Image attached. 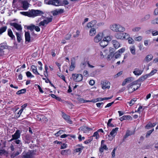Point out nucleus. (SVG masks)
<instances>
[{"mask_svg": "<svg viewBox=\"0 0 158 158\" xmlns=\"http://www.w3.org/2000/svg\"><path fill=\"white\" fill-rule=\"evenodd\" d=\"M21 151L20 152L19 151L14 152H13L10 155L11 158H14L15 157L19 155L21 152Z\"/></svg>", "mask_w": 158, "mask_h": 158, "instance_id": "30", "label": "nucleus"}, {"mask_svg": "<svg viewBox=\"0 0 158 158\" xmlns=\"http://www.w3.org/2000/svg\"><path fill=\"white\" fill-rule=\"evenodd\" d=\"M34 29L35 30V31L37 32H39L40 31V29L38 26H35Z\"/></svg>", "mask_w": 158, "mask_h": 158, "instance_id": "61", "label": "nucleus"}, {"mask_svg": "<svg viewBox=\"0 0 158 158\" xmlns=\"http://www.w3.org/2000/svg\"><path fill=\"white\" fill-rule=\"evenodd\" d=\"M152 123H148L146 126L145 128L147 129H149L150 127H152Z\"/></svg>", "mask_w": 158, "mask_h": 158, "instance_id": "51", "label": "nucleus"}, {"mask_svg": "<svg viewBox=\"0 0 158 158\" xmlns=\"http://www.w3.org/2000/svg\"><path fill=\"white\" fill-rule=\"evenodd\" d=\"M151 23L153 24H158V18H156L155 19L152 20Z\"/></svg>", "mask_w": 158, "mask_h": 158, "instance_id": "49", "label": "nucleus"}, {"mask_svg": "<svg viewBox=\"0 0 158 158\" xmlns=\"http://www.w3.org/2000/svg\"><path fill=\"white\" fill-rule=\"evenodd\" d=\"M153 63H158V57L155 58L153 60Z\"/></svg>", "mask_w": 158, "mask_h": 158, "instance_id": "64", "label": "nucleus"}, {"mask_svg": "<svg viewBox=\"0 0 158 158\" xmlns=\"http://www.w3.org/2000/svg\"><path fill=\"white\" fill-rule=\"evenodd\" d=\"M152 34L153 36H155L158 35V31H153L152 32Z\"/></svg>", "mask_w": 158, "mask_h": 158, "instance_id": "63", "label": "nucleus"}, {"mask_svg": "<svg viewBox=\"0 0 158 158\" xmlns=\"http://www.w3.org/2000/svg\"><path fill=\"white\" fill-rule=\"evenodd\" d=\"M154 14L155 15H158V8H156L155 10Z\"/></svg>", "mask_w": 158, "mask_h": 158, "instance_id": "62", "label": "nucleus"}, {"mask_svg": "<svg viewBox=\"0 0 158 158\" xmlns=\"http://www.w3.org/2000/svg\"><path fill=\"white\" fill-rule=\"evenodd\" d=\"M44 2L46 4H51L56 6L61 5V3L58 0H45Z\"/></svg>", "mask_w": 158, "mask_h": 158, "instance_id": "5", "label": "nucleus"}, {"mask_svg": "<svg viewBox=\"0 0 158 158\" xmlns=\"http://www.w3.org/2000/svg\"><path fill=\"white\" fill-rule=\"evenodd\" d=\"M35 155L34 151L33 150L24 151L22 154V158H32Z\"/></svg>", "mask_w": 158, "mask_h": 158, "instance_id": "4", "label": "nucleus"}, {"mask_svg": "<svg viewBox=\"0 0 158 158\" xmlns=\"http://www.w3.org/2000/svg\"><path fill=\"white\" fill-rule=\"evenodd\" d=\"M75 60L74 58H72L71 60V64L70 66L69 70L70 71H73L75 67Z\"/></svg>", "mask_w": 158, "mask_h": 158, "instance_id": "20", "label": "nucleus"}, {"mask_svg": "<svg viewBox=\"0 0 158 158\" xmlns=\"http://www.w3.org/2000/svg\"><path fill=\"white\" fill-rule=\"evenodd\" d=\"M93 140L92 138H90L87 140L84 141V143L85 144H88L90 143Z\"/></svg>", "mask_w": 158, "mask_h": 158, "instance_id": "53", "label": "nucleus"}, {"mask_svg": "<svg viewBox=\"0 0 158 158\" xmlns=\"http://www.w3.org/2000/svg\"><path fill=\"white\" fill-rule=\"evenodd\" d=\"M112 120V118L110 119L108 121L107 123V125L108 127H114V125L111 123V121Z\"/></svg>", "mask_w": 158, "mask_h": 158, "instance_id": "35", "label": "nucleus"}, {"mask_svg": "<svg viewBox=\"0 0 158 158\" xmlns=\"http://www.w3.org/2000/svg\"><path fill=\"white\" fill-rule=\"evenodd\" d=\"M25 37L26 42H27L28 43L31 42L30 35V33L29 32H25Z\"/></svg>", "mask_w": 158, "mask_h": 158, "instance_id": "17", "label": "nucleus"}, {"mask_svg": "<svg viewBox=\"0 0 158 158\" xmlns=\"http://www.w3.org/2000/svg\"><path fill=\"white\" fill-rule=\"evenodd\" d=\"M129 38V35L126 33H123V39H128Z\"/></svg>", "mask_w": 158, "mask_h": 158, "instance_id": "41", "label": "nucleus"}, {"mask_svg": "<svg viewBox=\"0 0 158 158\" xmlns=\"http://www.w3.org/2000/svg\"><path fill=\"white\" fill-rule=\"evenodd\" d=\"M127 83L130 82L134 80V78L132 77H129L125 79Z\"/></svg>", "mask_w": 158, "mask_h": 158, "instance_id": "43", "label": "nucleus"}, {"mask_svg": "<svg viewBox=\"0 0 158 158\" xmlns=\"http://www.w3.org/2000/svg\"><path fill=\"white\" fill-rule=\"evenodd\" d=\"M20 13L24 15L29 17H34L44 14V12L39 10L32 9L27 12H21Z\"/></svg>", "mask_w": 158, "mask_h": 158, "instance_id": "1", "label": "nucleus"}, {"mask_svg": "<svg viewBox=\"0 0 158 158\" xmlns=\"http://www.w3.org/2000/svg\"><path fill=\"white\" fill-rule=\"evenodd\" d=\"M134 131H130L129 130H127L126 132V134L124 137V139H125L127 138L128 136L134 134Z\"/></svg>", "mask_w": 158, "mask_h": 158, "instance_id": "24", "label": "nucleus"}, {"mask_svg": "<svg viewBox=\"0 0 158 158\" xmlns=\"http://www.w3.org/2000/svg\"><path fill=\"white\" fill-rule=\"evenodd\" d=\"M148 76H150L149 75V74H146L144 76H143L140 79L142 81H144V80H145L146 79Z\"/></svg>", "mask_w": 158, "mask_h": 158, "instance_id": "47", "label": "nucleus"}, {"mask_svg": "<svg viewBox=\"0 0 158 158\" xmlns=\"http://www.w3.org/2000/svg\"><path fill=\"white\" fill-rule=\"evenodd\" d=\"M93 136L96 137V139H98L99 137V135L98 133V131H96L94 133Z\"/></svg>", "mask_w": 158, "mask_h": 158, "instance_id": "45", "label": "nucleus"}, {"mask_svg": "<svg viewBox=\"0 0 158 158\" xmlns=\"http://www.w3.org/2000/svg\"><path fill=\"white\" fill-rule=\"evenodd\" d=\"M31 68L32 71L35 74L39 75V73L37 70L36 67L34 65H32L31 66Z\"/></svg>", "mask_w": 158, "mask_h": 158, "instance_id": "31", "label": "nucleus"}, {"mask_svg": "<svg viewBox=\"0 0 158 158\" xmlns=\"http://www.w3.org/2000/svg\"><path fill=\"white\" fill-rule=\"evenodd\" d=\"M150 17V14H147L146 15L144 18L141 19V21L143 22L147 21L148 20Z\"/></svg>", "mask_w": 158, "mask_h": 158, "instance_id": "33", "label": "nucleus"}, {"mask_svg": "<svg viewBox=\"0 0 158 158\" xmlns=\"http://www.w3.org/2000/svg\"><path fill=\"white\" fill-rule=\"evenodd\" d=\"M142 39V37L141 36H139L135 38V40L137 41H140Z\"/></svg>", "mask_w": 158, "mask_h": 158, "instance_id": "56", "label": "nucleus"}, {"mask_svg": "<svg viewBox=\"0 0 158 158\" xmlns=\"http://www.w3.org/2000/svg\"><path fill=\"white\" fill-rule=\"evenodd\" d=\"M157 72V70L156 69H154L151 71V72L149 73V75L150 76H151L154 75L155 73H156Z\"/></svg>", "mask_w": 158, "mask_h": 158, "instance_id": "50", "label": "nucleus"}, {"mask_svg": "<svg viewBox=\"0 0 158 158\" xmlns=\"http://www.w3.org/2000/svg\"><path fill=\"white\" fill-rule=\"evenodd\" d=\"M129 49L131 53L133 55H135L136 54L135 52V46H131L129 48Z\"/></svg>", "mask_w": 158, "mask_h": 158, "instance_id": "28", "label": "nucleus"}, {"mask_svg": "<svg viewBox=\"0 0 158 158\" xmlns=\"http://www.w3.org/2000/svg\"><path fill=\"white\" fill-rule=\"evenodd\" d=\"M7 28L6 26L2 27L0 28V35L2 34L4 32H5Z\"/></svg>", "mask_w": 158, "mask_h": 158, "instance_id": "34", "label": "nucleus"}, {"mask_svg": "<svg viewBox=\"0 0 158 158\" xmlns=\"http://www.w3.org/2000/svg\"><path fill=\"white\" fill-rule=\"evenodd\" d=\"M128 41L130 44H133L134 43V40L131 38H130L128 40Z\"/></svg>", "mask_w": 158, "mask_h": 158, "instance_id": "55", "label": "nucleus"}, {"mask_svg": "<svg viewBox=\"0 0 158 158\" xmlns=\"http://www.w3.org/2000/svg\"><path fill=\"white\" fill-rule=\"evenodd\" d=\"M69 150H64L61 151V154L63 155H66L68 154V152Z\"/></svg>", "mask_w": 158, "mask_h": 158, "instance_id": "37", "label": "nucleus"}, {"mask_svg": "<svg viewBox=\"0 0 158 158\" xmlns=\"http://www.w3.org/2000/svg\"><path fill=\"white\" fill-rule=\"evenodd\" d=\"M91 130L92 129L85 126L81 127L79 128V130L83 131L84 133H86Z\"/></svg>", "mask_w": 158, "mask_h": 158, "instance_id": "15", "label": "nucleus"}, {"mask_svg": "<svg viewBox=\"0 0 158 158\" xmlns=\"http://www.w3.org/2000/svg\"><path fill=\"white\" fill-rule=\"evenodd\" d=\"M20 131L17 130L14 134L12 135V138L9 141L11 142L14 140L18 139L20 137Z\"/></svg>", "mask_w": 158, "mask_h": 158, "instance_id": "9", "label": "nucleus"}, {"mask_svg": "<svg viewBox=\"0 0 158 158\" xmlns=\"http://www.w3.org/2000/svg\"><path fill=\"white\" fill-rule=\"evenodd\" d=\"M96 23L97 21L96 20H92L87 24V27L89 28H91L94 27H95L97 25Z\"/></svg>", "mask_w": 158, "mask_h": 158, "instance_id": "12", "label": "nucleus"}, {"mask_svg": "<svg viewBox=\"0 0 158 158\" xmlns=\"http://www.w3.org/2000/svg\"><path fill=\"white\" fill-rule=\"evenodd\" d=\"M26 74L27 77H33L34 76L32 75L31 73L29 71H27L26 73Z\"/></svg>", "mask_w": 158, "mask_h": 158, "instance_id": "42", "label": "nucleus"}, {"mask_svg": "<svg viewBox=\"0 0 158 158\" xmlns=\"http://www.w3.org/2000/svg\"><path fill=\"white\" fill-rule=\"evenodd\" d=\"M125 49L124 48H123L118 50L117 51V52L121 54L124 52L125 51Z\"/></svg>", "mask_w": 158, "mask_h": 158, "instance_id": "48", "label": "nucleus"}, {"mask_svg": "<svg viewBox=\"0 0 158 158\" xmlns=\"http://www.w3.org/2000/svg\"><path fill=\"white\" fill-rule=\"evenodd\" d=\"M118 128L116 127L115 128L113 129L112 131L110 133V135L113 137H114L117 134V131H118Z\"/></svg>", "mask_w": 158, "mask_h": 158, "instance_id": "23", "label": "nucleus"}, {"mask_svg": "<svg viewBox=\"0 0 158 158\" xmlns=\"http://www.w3.org/2000/svg\"><path fill=\"white\" fill-rule=\"evenodd\" d=\"M64 9H59L56 10L52 11V15H53L55 16L60 14H61L64 13Z\"/></svg>", "mask_w": 158, "mask_h": 158, "instance_id": "14", "label": "nucleus"}, {"mask_svg": "<svg viewBox=\"0 0 158 158\" xmlns=\"http://www.w3.org/2000/svg\"><path fill=\"white\" fill-rule=\"evenodd\" d=\"M62 117L69 124H72V122L71 120L70 119V116L67 115L66 114L64 113H62Z\"/></svg>", "mask_w": 158, "mask_h": 158, "instance_id": "18", "label": "nucleus"}, {"mask_svg": "<svg viewBox=\"0 0 158 158\" xmlns=\"http://www.w3.org/2000/svg\"><path fill=\"white\" fill-rule=\"evenodd\" d=\"M154 131V129H152V130H150L149 131H148L146 135V137H148V136H149L151 134V133Z\"/></svg>", "mask_w": 158, "mask_h": 158, "instance_id": "52", "label": "nucleus"}, {"mask_svg": "<svg viewBox=\"0 0 158 158\" xmlns=\"http://www.w3.org/2000/svg\"><path fill=\"white\" fill-rule=\"evenodd\" d=\"M7 34L8 35L10 38L11 40H15V36L13 35L11 30L10 28L8 29L7 30Z\"/></svg>", "mask_w": 158, "mask_h": 158, "instance_id": "16", "label": "nucleus"}, {"mask_svg": "<svg viewBox=\"0 0 158 158\" xmlns=\"http://www.w3.org/2000/svg\"><path fill=\"white\" fill-rule=\"evenodd\" d=\"M108 44L107 42L105 41V40H103L100 42V45L103 48H104L106 47Z\"/></svg>", "mask_w": 158, "mask_h": 158, "instance_id": "29", "label": "nucleus"}, {"mask_svg": "<svg viewBox=\"0 0 158 158\" xmlns=\"http://www.w3.org/2000/svg\"><path fill=\"white\" fill-rule=\"evenodd\" d=\"M6 152V151L4 150H0V155L5 154Z\"/></svg>", "mask_w": 158, "mask_h": 158, "instance_id": "57", "label": "nucleus"}, {"mask_svg": "<svg viewBox=\"0 0 158 158\" xmlns=\"http://www.w3.org/2000/svg\"><path fill=\"white\" fill-rule=\"evenodd\" d=\"M110 27L113 31L116 32H123L125 30V28L119 24H112L110 26Z\"/></svg>", "mask_w": 158, "mask_h": 158, "instance_id": "3", "label": "nucleus"}, {"mask_svg": "<svg viewBox=\"0 0 158 158\" xmlns=\"http://www.w3.org/2000/svg\"><path fill=\"white\" fill-rule=\"evenodd\" d=\"M111 42L114 47L115 49H117L120 47V44L119 42H118L117 40H113Z\"/></svg>", "mask_w": 158, "mask_h": 158, "instance_id": "21", "label": "nucleus"}, {"mask_svg": "<svg viewBox=\"0 0 158 158\" xmlns=\"http://www.w3.org/2000/svg\"><path fill=\"white\" fill-rule=\"evenodd\" d=\"M96 33V30L95 28L93 27L90 29L89 32V35L90 36H94Z\"/></svg>", "mask_w": 158, "mask_h": 158, "instance_id": "27", "label": "nucleus"}, {"mask_svg": "<svg viewBox=\"0 0 158 158\" xmlns=\"http://www.w3.org/2000/svg\"><path fill=\"white\" fill-rule=\"evenodd\" d=\"M104 35L103 33H99L94 38V41L95 42L98 43L101 40Z\"/></svg>", "mask_w": 158, "mask_h": 158, "instance_id": "10", "label": "nucleus"}, {"mask_svg": "<svg viewBox=\"0 0 158 158\" xmlns=\"http://www.w3.org/2000/svg\"><path fill=\"white\" fill-rule=\"evenodd\" d=\"M103 40H105V41H106L108 43V42L110 41L111 40V38L109 36H107L106 37H104Z\"/></svg>", "mask_w": 158, "mask_h": 158, "instance_id": "46", "label": "nucleus"}, {"mask_svg": "<svg viewBox=\"0 0 158 158\" xmlns=\"http://www.w3.org/2000/svg\"><path fill=\"white\" fill-rule=\"evenodd\" d=\"M143 73V71L138 68H135L133 71V73L136 76H139Z\"/></svg>", "mask_w": 158, "mask_h": 158, "instance_id": "19", "label": "nucleus"}, {"mask_svg": "<svg viewBox=\"0 0 158 158\" xmlns=\"http://www.w3.org/2000/svg\"><path fill=\"white\" fill-rule=\"evenodd\" d=\"M72 77L74 81L76 82L81 81L82 80V75L80 74H72Z\"/></svg>", "mask_w": 158, "mask_h": 158, "instance_id": "7", "label": "nucleus"}, {"mask_svg": "<svg viewBox=\"0 0 158 158\" xmlns=\"http://www.w3.org/2000/svg\"><path fill=\"white\" fill-rule=\"evenodd\" d=\"M15 34L17 37V39L18 41L19 42H20L22 40L21 34L18 32H16Z\"/></svg>", "mask_w": 158, "mask_h": 158, "instance_id": "32", "label": "nucleus"}, {"mask_svg": "<svg viewBox=\"0 0 158 158\" xmlns=\"http://www.w3.org/2000/svg\"><path fill=\"white\" fill-rule=\"evenodd\" d=\"M52 18L51 17L47 18L42 21H41L39 23V26L40 27L42 26L45 27L49 23L52 21Z\"/></svg>", "mask_w": 158, "mask_h": 158, "instance_id": "6", "label": "nucleus"}, {"mask_svg": "<svg viewBox=\"0 0 158 158\" xmlns=\"http://www.w3.org/2000/svg\"><path fill=\"white\" fill-rule=\"evenodd\" d=\"M35 25H31L27 27V29L31 31H32L34 29Z\"/></svg>", "mask_w": 158, "mask_h": 158, "instance_id": "44", "label": "nucleus"}, {"mask_svg": "<svg viewBox=\"0 0 158 158\" xmlns=\"http://www.w3.org/2000/svg\"><path fill=\"white\" fill-rule=\"evenodd\" d=\"M89 84L91 85H93L95 83V81L94 80H90L89 81Z\"/></svg>", "mask_w": 158, "mask_h": 158, "instance_id": "60", "label": "nucleus"}, {"mask_svg": "<svg viewBox=\"0 0 158 158\" xmlns=\"http://www.w3.org/2000/svg\"><path fill=\"white\" fill-rule=\"evenodd\" d=\"M121 56V54H120L119 53H118L117 51L115 52L114 54L113 57L111 56V54H110V55L108 56V59H110V58H114L115 59H118L119 58H120Z\"/></svg>", "mask_w": 158, "mask_h": 158, "instance_id": "13", "label": "nucleus"}, {"mask_svg": "<svg viewBox=\"0 0 158 158\" xmlns=\"http://www.w3.org/2000/svg\"><path fill=\"white\" fill-rule=\"evenodd\" d=\"M136 100L137 99L136 98H134L131 100L129 102L130 106H132V105H133L135 102L136 101Z\"/></svg>", "mask_w": 158, "mask_h": 158, "instance_id": "40", "label": "nucleus"}, {"mask_svg": "<svg viewBox=\"0 0 158 158\" xmlns=\"http://www.w3.org/2000/svg\"><path fill=\"white\" fill-rule=\"evenodd\" d=\"M22 7L24 10H27L28 8L29 4L27 2L24 1L22 3Z\"/></svg>", "mask_w": 158, "mask_h": 158, "instance_id": "25", "label": "nucleus"}, {"mask_svg": "<svg viewBox=\"0 0 158 158\" xmlns=\"http://www.w3.org/2000/svg\"><path fill=\"white\" fill-rule=\"evenodd\" d=\"M67 147V145L66 144H65V143H63L62 144L61 147H60V149H63Z\"/></svg>", "mask_w": 158, "mask_h": 158, "instance_id": "58", "label": "nucleus"}, {"mask_svg": "<svg viewBox=\"0 0 158 158\" xmlns=\"http://www.w3.org/2000/svg\"><path fill=\"white\" fill-rule=\"evenodd\" d=\"M26 92V89H24L20 90H19L16 93L17 94H24Z\"/></svg>", "mask_w": 158, "mask_h": 158, "instance_id": "36", "label": "nucleus"}, {"mask_svg": "<svg viewBox=\"0 0 158 158\" xmlns=\"http://www.w3.org/2000/svg\"><path fill=\"white\" fill-rule=\"evenodd\" d=\"M102 88L103 89H109L110 88V83L106 80L102 81L101 82Z\"/></svg>", "mask_w": 158, "mask_h": 158, "instance_id": "8", "label": "nucleus"}, {"mask_svg": "<svg viewBox=\"0 0 158 158\" xmlns=\"http://www.w3.org/2000/svg\"><path fill=\"white\" fill-rule=\"evenodd\" d=\"M115 34V37L118 39H123V32H118Z\"/></svg>", "mask_w": 158, "mask_h": 158, "instance_id": "26", "label": "nucleus"}, {"mask_svg": "<svg viewBox=\"0 0 158 158\" xmlns=\"http://www.w3.org/2000/svg\"><path fill=\"white\" fill-rule=\"evenodd\" d=\"M11 26L13 27L17 30L21 31L22 27L21 25L19 24L16 23H10Z\"/></svg>", "mask_w": 158, "mask_h": 158, "instance_id": "11", "label": "nucleus"}, {"mask_svg": "<svg viewBox=\"0 0 158 158\" xmlns=\"http://www.w3.org/2000/svg\"><path fill=\"white\" fill-rule=\"evenodd\" d=\"M14 142L17 144H19V146L22 145V143L21 141L18 139L14 140Z\"/></svg>", "mask_w": 158, "mask_h": 158, "instance_id": "38", "label": "nucleus"}, {"mask_svg": "<svg viewBox=\"0 0 158 158\" xmlns=\"http://www.w3.org/2000/svg\"><path fill=\"white\" fill-rule=\"evenodd\" d=\"M58 76L60 77L63 80L65 81V77L64 76L62 75L61 74L59 73L58 74Z\"/></svg>", "mask_w": 158, "mask_h": 158, "instance_id": "54", "label": "nucleus"}, {"mask_svg": "<svg viewBox=\"0 0 158 158\" xmlns=\"http://www.w3.org/2000/svg\"><path fill=\"white\" fill-rule=\"evenodd\" d=\"M139 82L138 80H136L134 81L127 86L128 89L129 93H132L139 88L141 83Z\"/></svg>", "mask_w": 158, "mask_h": 158, "instance_id": "2", "label": "nucleus"}, {"mask_svg": "<svg viewBox=\"0 0 158 158\" xmlns=\"http://www.w3.org/2000/svg\"><path fill=\"white\" fill-rule=\"evenodd\" d=\"M82 149V148H77L75 149V151L76 152H81Z\"/></svg>", "mask_w": 158, "mask_h": 158, "instance_id": "59", "label": "nucleus"}, {"mask_svg": "<svg viewBox=\"0 0 158 158\" xmlns=\"http://www.w3.org/2000/svg\"><path fill=\"white\" fill-rule=\"evenodd\" d=\"M153 57V56L152 54H150L148 55L145 58L144 60L147 62H148L152 60Z\"/></svg>", "mask_w": 158, "mask_h": 158, "instance_id": "22", "label": "nucleus"}, {"mask_svg": "<svg viewBox=\"0 0 158 158\" xmlns=\"http://www.w3.org/2000/svg\"><path fill=\"white\" fill-rule=\"evenodd\" d=\"M141 29V28L140 27H135L132 29V31H133L136 32L139 31Z\"/></svg>", "mask_w": 158, "mask_h": 158, "instance_id": "39", "label": "nucleus"}]
</instances>
